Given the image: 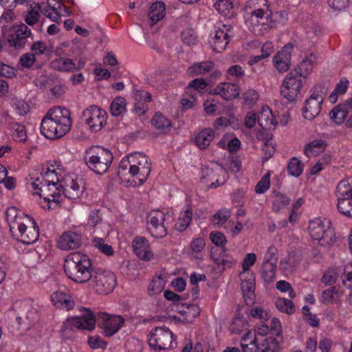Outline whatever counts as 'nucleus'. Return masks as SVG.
<instances>
[{"label":"nucleus","mask_w":352,"mask_h":352,"mask_svg":"<svg viewBox=\"0 0 352 352\" xmlns=\"http://www.w3.org/2000/svg\"><path fill=\"white\" fill-rule=\"evenodd\" d=\"M151 171L149 157L143 153L135 152L122 158L118 175L122 182H133L141 185L146 181Z\"/></svg>","instance_id":"1"},{"label":"nucleus","mask_w":352,"mask_h":352,"mask_svg":"<svg viewBox=\"0 0 352 352\" xmlns=\"http://www.w3.org/2000/svg\"><path fill=\"white\" fill-rule=\"evenodd\" d=\"M72 118L69 109L55 107L50 109L41 123V133L47 139L56 140L65 136L71 129Z\"/></svg>","instance_id":"2"},{"label":"nucleus","mask_w":352,"mask_h":352,"mask_svg":"<svg viewBox=\"0 0 352 352\" xmlns=\"http://www.w3.org/2000/svg\"><path fill=\"white\" fill-rule=\"evenodd\" d=\"M64 270L72 281L80 284L90 280L94 274L91 261L87 255L79 252H75L69 257Z\"/></svg>","instance_id":"3"},{"label":"nucleus","mask_w":352,"mask_h":352,"mask_svg":"<svg viewBox=\"0 0 352 352\" xmlns=\"http://www.w3.org/2000/svg\"><path fill=\"white\" fill-rule=\"evenodd\" d=\"M113 158V154L110 151L100 146L89 148L83 157L87 166L98 175H102L107 172Z\"/></svg>","instance_id":"4"},{"label":"nucleus","mask_w":352,"mask_h":352,"mask_svg":"<svg viewBox=\"0 0 352 352\" xmlns=\"http://www.w3.org/2000/svg\"><path fill=\"white\" fill-rule=\"evenodd\" d=\"M330 224L329 220L321 219H314L309 223V234L314 240L318 241L320 246L332 247L338 242L335 230Z\"/></svg>","instance_id":"5"},{"label":"nucleus","mask_w":352,"mask_h":352,"mask_svg":"<svg viewBox=\"0 0 352 352\" xmlns=\"http://www.w3.org/2000/svg\"><path fill=\"white\" fill-rule=\"evenodd\" d=\"M174 221L173 214L162 210H152L147 217V229L151 235L155 238L166 236L168 227Z\"/></svg>","instance_id":"6"},{"label":"nucleus","mask_w":352,"mask_h":352,"mask_svg":"<svg viewBox=\"0 0 352 352\" xmlns=\"http://www.w3.org/2000/svg\"><path fill=\"white\" fill-rule=\"evenodd\" d=\"M2 32L10 46L16 50L24 47L28 38L32 36L30 29L25 23H19L10 28L4 25L2 28Z\"/></svg>","instance_id":"7"},{"label":"nucleus","mask_w":352,"mask_h":352,"mask_svg":"<svg viewBox=\"0 0 352 352\" xmlns=\"http://www.w3.org/2000/svg\"><path fill=\"white\" fill-rule=\"evenodd\" d=\"M32 185L34 190H38L36 194L43 197L47 203L48 209L54 208L58 205L59 200L57 197L63 192V189L54 179H47L45 184H41V186H39L36 182H33Z\"/></svg>","instance_id":"8"},{"label":"nucleus","mask_w":352,"mask_h":352,"mask_svg":"<svg viewBox=\"0 0 352 352\" xmlns=\"http://www.w3.org/2000/svg\"><path fill=\"white\" fill-rule=\"evenodd\" d=\"M176 344L172 331L165 326L155 327L150 331L148 344L155 350L172 349Z\"/></svg>","instance_id":"9"},{"label":"nucleus","mask_w":352,"mask_h":352,"mask_svg":"<svg viewBox=\"0 0 352 352\" xmlns=\"http://www.w3.org/2000/svg\"><path fill=\"white\" fill-rule=\"evenodd\" d=\"M338 210L344 216L352 218V182L340 181L336 187Z\"/></svg>","instance_id":"10"},{"label":"nucleus","mask_w":352,"mask_h":352,"mask_svg":"<svg viewBox=\"0 0 352 352\" xmlns=\"http://www.w3.org/2000/svg\"><path fill=\"white\" fill-rule=\"evenodd\" d=\"M90 281L91 285L96 293L108 294L116 285V276L111 272L99 269L94 272Z\"/></svg>","instance_id":"11"},{"label":"nucleus","mask_w":352,"mask_h":352,"mask_svg":"<svg viewBox=\"0 0 352 352\" xmlns=\"http://www.w3.org/2000/svg\"><path fill=\"white\" fill-rule=\"evenodd\" d=\"M302 88V77L297 71H291L280 87V94L289 102H294Z\"/></svg>","instance_id":"12"},{"label":"nucleus","mask_w":352,"mask_h":352,"mask_svg":"<svg viewBox=\"0 0 352 352\" xmlns=\"http://www.w3.org/2000/svg\"><path fill=\"white\" fill-rule=\"evenodd\" d=\"M107 112L96 105H91L82 112V118L89 129L96 133L100 131L107 123Z\"/></svg>","instance_id":"13"},{"label":"nucleus","mask_w":352,"mask_h":352,"mask_svg":"<svg viewBox=\"0 0 352 352\" xmlns=\"http://www.w3.org/2000/svg\"><path fill=\"white\" fill-rule=\"evenodd\" d=\"M267 3V0H248L244 9L245 20L258 21L267 19L272 14Z\"/></svg>","instance_id":"14"},{"label":"nucleus","mask_w":352,"mask_h":352,"mask_svg":"<svg viewBox=\"0 0 352 352\" xmlns=\"http://www.w3.org/2000/svg\"><path fill=\"white\" fill-rule=\"evenodd\" d=\"M124 319L119 315H109L105 312L97 313V323L104 336L111 337L123 326Z\"/></svg>","instance_id":"15"},{"label":"nucleus","mask_w":352,"mask_h":352,"mask_svg":"<svg viewBox=\"0 0 352 352\" xmlns=\"http://www.w3.org/2000/svg\"><path fill=\"white\" fill-rule=\"evenodd\" d=\"M41 12L53 22L58 20L60 15L69 16L70 11L68 8L61 5L56 0H47L46 3H42Z\"/></svg>","instance_id":"16"},{"label":"nucleus","mask_w":352,"mask_h":352,"mask_svg":"<svg viewBox=\"0 0 352 352\" xmlns=\"http://www.w3.org/2000/svg\"><path fill=\"white\" fill-rule=\"evenodd\" d=\"M67 322L72 327L78 329L91 331L94 329L96 322H97V315L94 316L91 310L85 309L80 316L68 318Z\"/></svg>","instance_id":"17"},{"label":"nucleus","mask_w":352,"mask_h":352,"mask_svg":"<svg viewBox=\"0 0 352 352\" xmlns=\"http://www.w3.org/2000/svg\"><path fill=\"white\" fill-rule=\"evenodd\" d=\"M230 24H223V28L215 30V34L210 41V46L215 52H223L230 41L231 36L228 34L231 29Z\"/></svg>","instance_id":"18"},{"label":"nucleus","mask_w":352,"mask_h":352,"mask_svg":"<svg viewBox=\"0 0 352 352\" xmlns=\"http://www.w3.org/2000/svg\"><path fill=\"white\" fill-rule=\"evenodd\" d=\"M241 288L246 303H252L254 298L255 276L253 272L240 273Z\"/></svg>","instance_id":"19"},{"label":"nucleus","mask_w":352,"mask_h":352,"mask_svg":"<svg viewBox=\"0 0 352 352\" xmlns=\"http://www.w3.org/2000/svg\"><path fill=\"white\" fill-rule=\"evenodd\" d=\"M132 247L135 255L141 260L149 261L153 258L148 241L141 236H135L132 241Z\"/></svg>","instance_id":"20"},{"label":"nucleus","mask_w":352,"mask_h":352,"mask_svg":"<svg viewBox=\"0 0 352 352\" xmlns=\"http://www.w3.org/2000/svg\"><path fill=\"white\" fill-rule=\"evenodd\" d=\"M292 49L293 45L287 43L274 57L273 62L274 67L280 72H287L290 68Z\"/></svg>","instance_id":"21"},{"label":"nucleus","mask_w":352,"mask_h":352,"mask_svg":"<svg viewBox=\"0 0 352 352\" xmlns=\"http://www.w3.org/2000/svg\"><path fill=\"white\" fill-rule=\"evenodd\" d=\"M82 245V236L74 232H65L59 238L58 245L63 250H76Z\"/></svg>","instance_id":"22"},{"label":"nucleus","mask_w":352,"mask_h":352,"mask_svg":"<svg viewBox=\"0 0 352 352\" xmlns=\"http://www.w3.org/2000/svg\"><path fill=\"white\" fill-rule=\"evenodd\" d=\"M60 186L63 189V193L69 199H74L79 197L83 192L84 186L81 179H74L71 177L66 178L64 181V186L61 184Z\"/></svg>","instance_id":"23"},{"label":"nucleus","mask_w":352,"mask_h":352,"mask_svg":"<svg viewBox=\"0 0 352 352\" xmlns=\"http://www.w3.org/2000/svg\"><path fill=\"white\" fill-rule=\"evenodd\" d=\"M239 87L236 83L221 82L214 89L213 94L219 95L226 100H231L239 96Z\"/></svg>","instance_id":"24"},{"label":"nucleus","mask_w":352,"mask_h":352,"mask_svg":"<svg viewBox=\"0 0 352 352\" xmlns=\"http://www.w3.org/2000/svg\"><path fill=\"white\" fill-rule=\"evenodd\" d=\"M52 302L58 308L69 310L74 307L72 297L63 292H54L51 296Z\"/></svg>","instance_id":"25"},{"label":"nucleus","mask_w":352,"mask_h":352,"mask_svg":"<svg viewBox=\"0 0 352 352\" xmlns=\"http://www.w3.org/2000/svg\"><path fill=\"white\" fill-rule=\"evenodd\" d=\"M30 222L32 226L30 227L26 226L25 230L22 231L21 236H19L16 239L24 244H32L38 240L39 236V229L36 221L34 219H30Z\"/></svg>","instance_id":"26"},{"label":"nucleus","mask_w":352,"mask_h":352,"mask_svg":"<svg viewBox=\"0 0 352 352\" xmlns=\"http://www.w3.org/2000/svg\"><path fill=\"white\" fill-rule=\"evenodd\" d=\"M213 6L225 19H231L235 14L233 0H212Z\"/></svg>","instance_id":"27"},{"label":"nucleus","mask_w":352,"mask_h":352,"mask_svg":"<svg viewBox=\"0 0 352 352\" xmlns=\"http://www.w3.org/2000/svg\"><path fill=\"white\" fill-rule=\"evenodd\" d=\"M258 124L264 129H274L277 121L274 118L272 110L268 107H263L258 115Z\"/></svg>","instance_id":"28"},{"label":"nucleus","mask_w":352,"mask_h":352,"mask_svg":"<svg viewBox=\"0 0 352 352\" xmlns=\"http://www.w3.org/2000/svg\"><path fill=\"white\" fill-rule=\"evenodd\" d=\"M327 146L323 140H314L305 145L304 154L309 158L318 156L325 151Z\"/></svg>","instance_id":"29"},{"label":"nucleus","mask_w":352,"mask_h":352,"mask_svg":"<svg viewBox=\"0 0 352 352\" xmlns=\"http://www.w3.org/2000/svg\"><path fill=\"white\" fill-rule=\"evenodd\" d=\"M322 102H318L314 98H308L305 101V107L302 109L303 117L309 120H314L321 111Z\"/></svg>","instance_id":"30"},{"label":"nucleus","mask_w":352,"mask_h":352,"mask_svg":"<svg viewBox=\"0 0 352 352\" xmlns=\"http://www.w3.org/2000/svg\"><path fill=\"white\" fill-rule=\"evenodd\" d=\"M192 217V210L189 205H186L184 209L181 211L175 227L179 232L186 230L190 226Z\"/></svg>","instance_id":"31"},{"label":"nucleus","mask_w":352,"mask_h":352,"mask_svg":"<svg viewBox=\"0 0 352 352\" xmlns=\"http://www.w3.org/2000/svg\"><path fill=\"white\" fill-rule=\"evenodd\" d=\"M50 66L53 69L63 72H74L76 69L73 60L64 57L54 59L50 63Z\"/></svg>","instance_id":"32"},{"label":"nucleus","mask_w":352,"mask_h":352,"mask_svg":"<svg viewBox=\"0 0 352 352\" xmlns=\"http://www.w3.org/2000/svg\"><path fill=\"white\" fill-rule=\"evenodd\" d=\"M166 13L165 3L162 1H156L150 6L148 16L152 22H158L164 18Z\"/></svg>","instance_id":"33"},{"label":"nucleus","mask_w":352,"mask_h":352,"mask_svg":"<svg viewBox=\"0 0 352 352\" xmlns=\"http://www.w3.org/2000/svg\"><path fill=\"white\" fill-rule=\"evenodd\" d=\"M214 138V133L211 129H205L195 137V144L201 150L206 149Z\"/></svg>","instance_id":"34"},{"label":"nucleus","mask_w":352,"mask_h":352,"mask_svg":"<svg viewBox=\"0 0 352 352\" xmlns=\"http://www.w3.org/2000/svg\"><path fill=\"white\" fill-rule=\"evenodd\" d=\"M30 219L32 218L30 216L25 215L22 217L8 223L10 227V231L13 238L17 239L19 236H21L22 231H24L26 229L27 225L25 221L27 220L30 221Z\"/></svg>","instance_id":"35"},{"label":"nucleus","mask_w":352,"mask_h":352,"mask_svg":"<svg viewBox=\"0 0 352 352\" xmlns=\"http://www.w3.org/2000/svg\"><path fill=\"white\" fill-rule=\"evenodd\" d=\"M211 255L215 263L219 267H221L222 270L232 267V266L235 263L234 259L232 257L228 256L226 253V250L224 249L220 250L219 254H217L215 252H212Z\"/></svg>","instance_id":"36"},{"label":"nucleus","mask_w":352,"mask_h":352,"mask_svg":"<svg viewBox=\"0 0 352 352\" xmlns=\"http://www.w3.org/2000/svg\"><path fill=\"white\" fill-rule=\"evenodd\" d=\"M316 56L311 53L309 56L305 58L300 64L293 70L297 71L300 77H307L311 73L314 67V62Z\"/></svg>","instance_id":"37"},{"label":"nucleus","mask_w":352,"mask_h":352,"mask_svg":"<svg viewBox=\"0 0 352 352\" xmlns=\"http://www.w3.org/2000/svg\"><path fill=\"white\" fill-rule=\"evenodd\" d=\"M152 125L162 133H167L171 129L170 121L160 112H157L151 120Z\"/></svg>","instance_id":"38"},{"label":"nucleus","mask_w":352,"mask_h":352,"mask_svg":"<svg viewBox=\"0 0 352 352\" xmlns=\"http://www.w3.org/2000/svg\"><path fill=\"white\" fill-rule=\"evenodd\" d=\"M273 201L272 210L275 212H279L281 209L285 208L290 202L291 199L277 190L272 191Z\"/></svg>","instance_id":"39"},{"label":"nucleus","mask_w":352,"mask_h":352,"mask_svg":"<svg viewBox=\"0 0 352 352\" xmlns=\"http://www.w3.org/2000/svg\"><path fill=\"white\" fill-rule=\"evenodd\" d=\"M276 265L271 263H263L261 275L265 283L270 284L272 283L276 277Z\"/></svg>","instance_id":"40"},{"label":"nucleus","mask_w":352,"mask_h":352,"mask_svg":"<svg viewBox=\"0 0 352 352\" xmlns=\"http://www.w3.org/2000/svg\"><path fill=\"white\" fill-rule=\"evenodd\" d=\"M348 114L345 107L339 104L329 112V117L336 124L340 125L344 123Z\"/></svg>","instance_id":"41"},{"label":"nucleus","mask_w":352,"mask_h":352,"mask_svg":"<svg viewBox=\"0 0 352 352\" xmlns=\"http://www.w3.org/2000/svg\"><path fill=\"white\" fill-rule=\"evenodd\" d=\"M214 63L212 61L196 63L189 68V74L192 76L205 74L212 70Z\"/></svg>","instance_id":"42"},{"label":"nucleus","mask_w":352,"mask_h":352,"mask_svg":"<svg viewBox=\"0 0 352 352\" xmlns=\"http://www.w3.org/2000/svg\"><path fill=\"white\" fill-rule=\"evenodd\" d=\"M304 164L297 157H293L287 164L288 173L294 177H299L303 172Z\"/></svg>","instance_id":"43"},{"label":"nucleus","mask_w":352,"mask_h":352,"mask_svg":"<svg viewBox=\"0 0 352 352\" xmlns=\"http://www.w3.org/2000/svg\"><path fill=\"white\" fill-rule=\"evenodd\" d=\"M280 348L277 340L272 337L265 338L260 346L261 352H280Z\"/></svg>","instance_id":"44"},{"label":"nucleus","mask_w":352,"mask_h":352,"mask_svg":"<svg viewBox=\"0 0 352 352\" xmlns=\"http://www.w3.org/2000/svg\"><path fill=\"white\" fill-rule=\"evenodd\" d=\"M126 110V100L123 97H116L111 104L110 111L113 116H118Z\"/></svg>","instance_id":"45"},{"label":"nucleus","mask_w":352,"mask_h":352,"mask_svg":"<svg viewBox=\"0 0 352 352\" xmlns=\"http://www.w3.org/2000/svg\"><path fill=\"white\" fill-rule=\"evenodd\" d=\"M40 12H41V7L38 3H31L28 8L25 22H38L41 16Z\"/></svg>","instance_id":"46"},{"label":"nucleus","mask_w":352,"mask_h":352,"mask_svg":"<svg viewBox=\"0 0 352 352\" xmlns=\"http://www.w3.org/2000/svg\"><path fill=\"white\" fill-rule=\"evenodd\" d=\"M276 308L282 312L287 314H292L295 311V307L294 302L285 298H280L276 301Z\"/></svg>","instance_id":"47"},{"label":"nucleus","mask_w":352,"mask_h":352,"mask_svg":"<svg viewBox=\"0 0 352 352\" xmlns=\"http://www.w3.org/2000/svg\"><path fill=\"white\" fill-rule=\"evenodd\" d=\"M10 127L13 130L12 135L16 141L25 142L26 140V130L23 124L15 122L12 124Z\"/></svg>","instance_id":"48"},{"label":"nucleus","mask_w":352,"mask_h":352,"mask_svg":"<svg viewBox=\"0 0 352 352\" xmlns=\"http://www.w3.org/2000/svg\"><path fill=\"white\" fill-rule=\"evenodd\" d=\"M164 287V283L160 277L153 278L148 287L149 296L160 294Z\"/></svg>","instance_id":"49"},{"label":"nucleus","mask_w":352,"mask_h":352,"mask_svg":"<svg viewBox=\"0 0 352 352\" xmlns=\"http://www.w3.org/2000/svg\"><path fill=\"white\" fill-rule=\"evenodd\" d=\"M93 246L98 248L102 254L107 256H113L114 250L113 248L101 238H95L92 241Z\"/></svg>","instance_id":"50"},{"label":"nucleus","mask_w":352,"mask_h":352,"mask_svg":"<svg viewBox=\"0 0 352 352\" xmlns=\"http://www.w3.org/2000/svg\"><path fill=\"white\" fill-rule=\"evenodd\" d=\"M230 216L231 212L230 210L221 209L212 216V221L214 225L221 226L225 223Z\"/></svg>","instance_id":"51"},{"label":"nucleus","mask_w":352,"mask_h":352,"mask_svg":"<svg viewBox=\"0 0 352 352\" xmlns=\"http://www.w3.org/2000/svg\"><path fill=\"white\" fill-rule=\"evenodd\" d=\"M339 288L336 286L324 290L321 296L322 302L327 304L334 300L335 296L337 297L339 294Z\"/></svg>","instance_id":"52"},{"label":"nucleus","mask_w":352,"mask_h":352,"mask_svg":"<svg viewBox=\"0 0 352 352\" xmlns=\"http://www.w3.org/2000/svg\"><path fill=\"white\" fill-rule=\"evenodd\" d=\"M312 93L309 98H314V100L322 102L323 100L327 93V88L321 85L314 86L311 90Z\"/></svg>","instance_id":"53"},{"label":"nucleus","mask_w":352,"mask_h":352,"mask_svg":"<svg viewBox=\"0 0 352 352\" xmlns=\"http://www.w3.org/2000/svg\"><path fill=\"white\" fill-rule=\"evenodd\" d=\"M248 323L241 318H236L230 325V331L232 333L239 334L247 329Z\"/></svg>","instance_id":"54"},{"label":"nucleus","mask_w":352,"mask_h":352,"mask_svg":"<svg viewBox=\"0 0 352 352\" xmlns=\"http://www.w3.org/2000/svg\"><path fill=\"white\" fill-rule=\"evenodd\" d=\"M145 36L156 34L161 28V23H138Z\"/></svg>","instance_id":"55"},{"label":"nucleus","mask_w":352,"mask_h":352,"mask_svg":"<svg viewBox=\"0 0 352 352\" xmlns=\"http://www.w3.org/2000/svg\"><path fill=\"white\" fill-rule=\"evenodd\" d=\"M210 239L217 246L221 248V250L224 249L226 250L225 245L226 243V237L225 235L219 232H212L210 234Z\"/></svg>","instance_id":"56"},{"label":"nucleus","mask_w":352,"mask_h":352,"mask_svg":"<svg viewBox=\"0 0 352 352\" xmlns=\"http://www.w3.org/2000/svg\"><path fill=\"white\" fill-rule=\"evenodd\" d=\"M270 186V174L267 173L263 176L255 187V191L258 194L266 192Z\"/></svg>","instance_id":"57"},{"label":"nucleus","mask_w":352,"mask_h":352,"mask_svg":"<svg viewBox=\"0 0 352 352\" xmlns=\"http://www.w3.org/2000/svg\"><path fill=\"white\" fill-rule=\"evenodd\" d=\"M133 94L135 102H149L151 101V94L147 91L135 89Z\"/></svg>","instance_id":"58"},{"label":"nucleus","mask_w":352,"mask_h":352,"mask_svg":"<svg viewBox=\"0 0 352 352\" xmlns=\"http://www.w3.org/2000/svg\"><path fill=\"white\" fill-rule=\"evenodd\" d=\"M258 93L252 89H249L243 94V98L245 104L252 106L258 99Z\"/></svg>","instance_id":"59"},{"label":"nucleus","mask_w":352,"mask_h":352,"mask_svg":"<svg viewBox=\"0 0 352 352\" xmlns=\"http://www.w3.org/2000/svg\"><path fill=\"white\" fill-rule=\"evenodd\" d=\"M34 54L25 53L23 54L19 59V63L24 68H31L36 62Z\"/></svg>","instance_id":"60"},{"label":"nucleus","mask_w":352,"mask_h":352,"mask_svg":"<svg viewBox=\"0 0 352 352\" xmlns=\"http://www.w3.org/2000/svg\"><path fill=\"white\" fill-rule=\"evenodd\" d=\"M181 38L182 41L187 45H192L196 41V34L192 29H186L182 32Z\"/></svg>","instance_id":"61"},{"label":"nucleus","mask_w":352,"mask_h":352,"mask_svg":"<svg viewBox=\"0 0 352 352\" xmlns=\"http://www.w3.org/2000/svg\"><path fill=\"white\" fill-rule=\"evenodd\" d=\"M270 28L269 23H252L250 30L256 36H262Z\"/></svg>","instance_id":"62"},{"label":"nucleus","mask_w":352,"mask_h":352,"mask_svg":"<svg viewBox=\"0 0 352 352\" xmlns=\"http://www.w3.org/2000/svg\"><path fill=\"white\" fill-rule=\"evenodd\" d=\"M17 74V70L14 67L4 64L0 61V76L6 78H12Z\"/></svg>","instance_id":"63"},{"label":"nucleus","mask_w":352,"mask_h":352,"mask_svg":"<svg viewBox=\"0 0 352 352\" xmlns=\"http://www.w3.org/2000/svg\"><path fill=\"white\" fill-rule=\"evenodd\" d=\"M16 113L19 116H25L28 113L30 107L24 100H18L13 104Z\"/></svg>","instance_id":"64"}]
</instances>
